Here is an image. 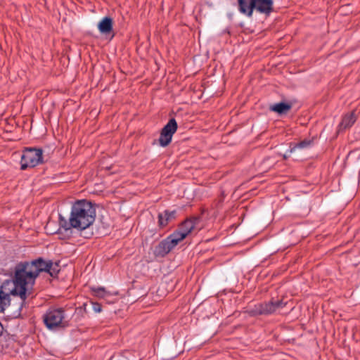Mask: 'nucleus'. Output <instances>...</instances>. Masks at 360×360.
Masks as SVG:
<instances>
[{"instance_id": "22", "label": "nucleus", "mask_w": 360, "mask_h": 360, "mask_svg": "<svg viewBox=\"0 0 360 360\" xmlns=\"http://www.w3.org/2000/svg\"><path fill=\"white\" fill-rule=\"evenodd\" d=\"M3 329H4L3 325H2V323L0 322V334H1V333H2Z\"/></svg>"}, {"instance_id": "21", "label": "nucleus", "mask_w": 360, "mask_h": 360, "mask_svg": "<svg viewBox=\"0 0 360 360\" xmlns=\"http://www.w3.org/2000/svg\"><path fill=\"white\" fill-rule=\"evenodd\" d=\"M93 309L96 313H99L102 310L101 304L98 302H92Z\"/></svg>"}, {"instance_id": "17", "label": "nucleus", "mask_w": 360, "mask_h": 360, "mask_svg": "<svg viewBox=\"0 0 360 360\" xmlns=\"http://www.w3.org/2000/svg\"><path fill=\"white\" fill-rule=\"evenodd\" d=\"M172 139V135L161 129L158 142L162 147L167 146L171 143Z\"/></svg>"}, {"instance_id": "5", "label": "nucleus", "mask_w": 360, "mask_h": 360, "mask_svg": "<svg viewBox=\"0 0 360 360\" xmlns=\"http://www.w3.org/2000/svg\"><path fill=\"white\" fill-rule=\"evenodd\" d=\"M65 311L63 308L51 309L44 315V322L46 326L51 330L58 327L65 328L68 322L64 321Z\"/></svg>"}, {"instance_id": "10", "label": "nucleus", "mask_w": 360, "mask_h": 360, "mask_svg": "<svg viewBox=\"0 0 360 360\" xmlns=\"http://www.w3.org/2000/svg\"><path fill=\"white\" fill-rule=\"evenodd\" d=\"M238 11L242 14L252 17L255 10V0H237Z\"/></svg>"}, {"instance_id": "15", "label": "nucleus", "mask_w": 360, "mask_h": 360, "mask_svg": "<svg viewBox=\"0 0 360 360\" xmlns=\"http://www.w3.org/2000/svg\"><path fill=\"white\" fill-rule=\"evenodd\" d=\"M169 245L170 249L172 250L184 238V235L174 231L172 234L168 236L166 238Z\"/></svg>"}, {"instance_id": "16", "label": "nucleus", "mask_w": 360, "mask_h": 360, "mask_svg": "<svg viewBox=\"0 0 360 360\" xmlns=\"http://www.w3.org/2000/svg\"><path fill=\"white\" fill-rule=\"evenodd\" d=\"M90 291L93 296L100 299H105L110 296V293L103 287H90Z\"/></svg>"}, {"instance_id": "14", "label": "nucleus", "mask_w": 360, "mask_h": 360, "mask_svg": "<svg viewBox=\"0 0 360 360\" xmlns=\"http://www.w3.org/2000/svg\"><path fill=\"white\" fill-rule=\"evenodd\" d=\"M291 108L292 104L285 102H280L269 106V110L271 111L275 112L278 115H285L290 110H291Z\"/></svg>"}, {"instance_id": "20", "label": "nucleus", "mask_w": 360, "mask_h": 360, "mask_svg": "<svg viewBox=\"0 0 360 360\" xmlns=\"http://www.w3.org/2000/svg\"><path fill=\"white\" fill-rule=\"evenodd\" d=\"M58 267L59 266L57 263L53 264V263L52 262V265H51L50 268H49V270L46 271V273L49 274V275L52 277H56L59 273Z\"/></svg>"}, {"instance_id": "7", "label": "nucleus", "mask_w": 360, "mask_h": 360, "mask_svg": "<svg viewBox=\"0 0 360 360\" xmlns=\"http://www.w3.org/2000/svg\"><path fill=\"white\" fill-rule=\"evenodd\" d=\"M176 210H165L158 215V226L160 230L165 229L172 221L176 219Z\"/></svg>"}, {"instance_id": "9", "label": "nucleus", "mask_w": 360, "mask_h": 360, "mask_svg": "<svg viewBox=\"0 0 360 360\" xmlns=\"http://www.w3.org/2000/svg\"><path fill=\"white\" fill-rule=\"evenodd\" d=\"M255 9L260 13L269 15L274 11V1L255 0Z\"/></svg>"}, {"instance_id": "8", "label": "nucleus", "mask_w": 360, "mask_h": 360, "mask_svg": "<svg viewBox=\"0 0 360 360\" xmlns=\"http://www.w3.org/2000/svg\"><path fill=\"white\" fill-rule=\"evenodd\" d=\"M8 285H13V280L6 281L0 287V313H4L6 308L10 305V295H13L11 292H7L4 289ZM12 289L10 290L11 291Z\"/></svg>"}, {"instance_id": "13", "label": "nucleus", "mask_w": 360, "mask_h": 360, "mask_svg": "<svg viewBox=\"0 0 360 360\" xmlns=\"http://www.w3.org/2000/svg\"><path fill=\"white\" fill-rule=\"evenodd\" d=\"M113 20L110 17L103 18L98 24V28L102 34H109L112 31Z\"/></svg>"}, {"instance_id": "11", "label": "nucleus", "mask_w": 360, "mask_h": 360, "mask_svg": "<svg viewBox=\"0 0 360 360\" xmlns=\"http://www.w3.org/2000/svg\"><path fill=\"white\" fill-rule=\"evenodd\" d=\"M172 250L166 239L161 240L155 247L153 250V254L155 257H165Z\"/></svg>"}, {"instance_id": "2", "label": "nucleus", "mask_w": 360, "mask_h": 360, "mask_svg": "<svg viewBox=\"0 0 360 360\" xmlns=\"http://www.w3.org/2000/svg\"><path fill=\"white\" fill-rule=\"evenodd\" d=\"M96 216L94 203L86 199L78 200L72 205L69 219L67 220L60 215L59 223L65 230L75 229L83 231L94 224Z\"/></svg>"}, {"instance_id": "3", "label": "nucleus", "mask_w": 360, "mask_h": 360, "mask_svg": "<svg viewBox=\"0 0 360 360\" xmlns=\"http://www.w3.org/2000/svg\"><path fill=\"white\" fill-rule=\"evenodd\" d=\"M285 305L286 302H284L283 300H276L274 298H271L268 302L255 304L252 307H250L246 312L250 316H266L275 313L278 309L283 308Z\"/></svg>"}, {"instance_id": "4", "label": "nucleus", "mask_w": 360, "mask_h": 360, "mask_svg": "<svg viewBox=\"0 0 360 360\" xmlns=\"http://www.w3.org/2000/svg\"><path fill=\"white\" fill-rule=\"evenodd\" d=\"M43 150L37 148H25L22 151L20 160V169L25 170L33 168L43 162Z\"/></svg>"}, {"instance_id": "23", "label": "nucleus", "mask_w": 360, "mask_h": 360, "mask_svg": "<svg viewBox=\"0 0 360 360\" xmlns=\"http://www.w3.org/2000/svg\"><path fill=\"white\" fill-rule=\"evenodd\" d=\"M288 158L287 155H283V159L286 160Z\"/></svg>"}, {"instance_id": "19", "label": "nucleus", "mask_w": 360, "mask_h": 360, "mask_svg": "<svg viewBox=\"0 0 360 360\" xmlns=\"http://www.w3.org/2000/svg\"><path fill=\"white\" fill-rule=\"evenodd\" d=\"M312 143V141L309 139H304L301 141L297 143H295L292 147H290V152L292 153L297 148H304L310 146Z\"/></svg>"}, {"instance_id": "1", "label": "nucleus", "mask_w": 360, "mask_h": 360, "mask_svg": "<svg viewBox=\"0 0 360 360\" xmlns=\"http://www.w3.org/2000/svg\"><path fill=\"white\" fill-rule=\"evenodd\" d=\"M52 265V261L46 262L43 258L39 257L31 262H20L18 263L14 269V287L11 291L13 295H18L21 299L22 307L27 297V285H34L36 278L42 271L46 272Z\"/></svg>"}, {"instance_id": "12", "label": "nucleus", "mask_w": 360, "mask_h": 360, "mask_svg": "<svg viewBox=\"0 0 360 360\" xmlns=\"http://www.w3.org/2000/svg\"><path fill=\"white\" fill-rule=\"evenodd\" d=\"M356 120L355 111L353 110L350 113L345 115L339 124L340 130L346 129L351 127Z\"/></svg>"}, {"instance_id": "6", "label": "nucleus", "mask_w": 360, "mask_h": 360, "mask_svg": "<svg viewBox=\"0 0 360 360\" xmlns=\"http://www.w3.org/2000/svg\"><path fill=\"white\" fill-rule=\"evenodd\" d=\"M200 221V218L199 217L188 218L180 224L176 231L180 233L181 235H184V238H186L195 229V226Z\"/></svg>"}, {"instance_id": "18", "label": "nucleus", "mask_w": 360, "mask_h": 360, "mask_svg": "<svg viewBox=\"0 0 360 360\" xmlns=\"http://www.w3.org/2000/svg\"><path fill=\"white\" fill-rule=\"evenodd\" d=\"M177 128L178 124L176 120L174 118H171L162 129L173 136V134L176 131Z\"/></svg>"}]
</instances>
